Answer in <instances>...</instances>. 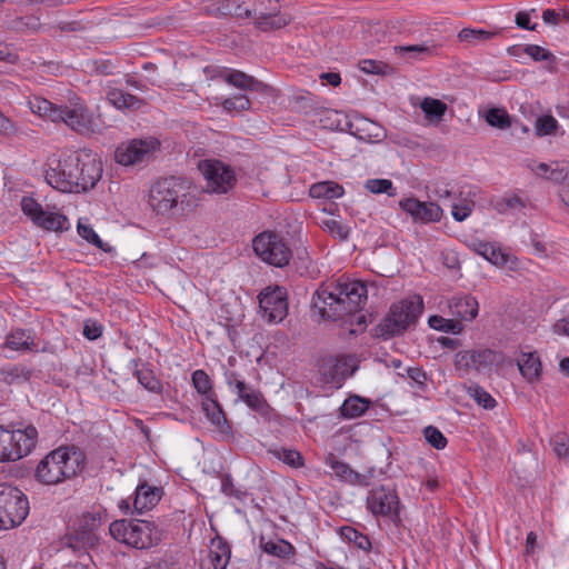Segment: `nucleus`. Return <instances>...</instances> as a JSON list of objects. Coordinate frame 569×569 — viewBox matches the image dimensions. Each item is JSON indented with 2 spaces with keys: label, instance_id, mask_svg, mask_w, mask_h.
<instances>
[{
  "label": "nucleus",
  "instance_id": "obj_62",
  "mask_svg": "<svg viewBox=\"0 0 569 569\" xmlns=\"http://www.w3.org/2000/svg\"><path fill=\"white\" fill-rule=\"evenodd\" d=\"M553 331L557 335H566L569 336V317L560 319L553 325Z\"/></svg>",
  "mask_w": 569,
  "mask_h": 569
},
{
  "label": "nucleus",
  "instance_id": "obj_6",
  "mask_svg": "<svg viewBox=\"0 0 569 569\" xmlns=\"http://www.w3.org/2000/svg\"><path fill=\"white\" fill-rule=\"evenodd\" d=\"M110 535L136 549H148L161 540V532L148 520H116L109 527Z\"/></svg>",
  "mask_w": 569,
  "mask_h": 569
},
{
  "label": "nucleus",
  "instance_id": "obj_47",
  "mask_svg": "<svg viewBox=\"0 0 569 569\" xmlns=\"http://www.w3.org/2000/svg\"><path fill=\"white\" fill-rule=\"evenodd\" d=\"M525 53L535 61H548L550 64L556 63V57L550 51L537 44L525 46Z\"/></svg>",
  "mask_w": 569,
  "mask_h": 569
},
{
  "label": "nucleus",
  "instance_id": "obj_5",
  "mask_svg": "<svg viewBox=\"0 0 569 569\" xmlns=\"http://www.w3.org/2000/svg\"><path fill=\"white\" fill-rule=\"evenodd\" d=\"M84 466L83 453L69 447L58 448L48 453L38 465L36 478L43 485H58L77 476Z\"/></svg>",
  "mask_w": 569,
  "mask_h": 569
},
{
  "label": "nucleus",
  "instance_id": "obj_12",
  "mask_svg": "<svg viewBox=\"0 0 569 569\" xmlns=\"http://www.w3.org/2000/svg\"><path fill=\"white\" fill-rule=\"evenodd\" d=\"M21 210L37 227L43 230L62 232L69 229V220L64 214L44 210L32 197L22 198Z\"/></svg>",
  "mask_w": 569,
  "mask_h": 569
},
{
  "label": "nucleus",
  "instance_id": "obj_30",
  "mask_svg": "<svg viewBox=\"0 0 569 569\" xmlns=\"http://www.w3.org/2000/svg\"><path fill=\"white\" fill-rule=\"evenodd\" d=\"M6 347L16 351H27L34 347V340L29 331L18 329L7 336Z\"/></svg>",
  "mask_w": 569,
  "mask_h": 569
},
{
  "label": "nucleus",
  "instance_id": "obj_27",
  "mask_svg": "<svg viewBox=\"0 0 569 569\" xmlns=\"http://www.w3.org/2000/svg\"><path fill=\"white\" fill-rule=\"evenodd\" d=\"M231 558L229 543L220 536L211 540L210 559L213 569H227Z\"/></svg>",
  "mask_w": 569,
  "mask_h": 569
},
{
  "label": "nucleus",
  "instance_id": "obj_50",
  "mask_svg": "<svg viewBox=\"0 0 569 569\" xmlns=\"http://www.w3.org/2000/svg\"><path fill=\"white\" fill-rule=\"evenodd\" d=\"M250 78L251 76L242 71L233 70L224 76V81L238 89L247 90Z\"/></svg>",
  "mask_w": 569,
  "mask_h": 569
},
{
  "label": "nucleus",
  "instance_id": "obj_19",
  "mask_svg": "<svg viewBox=\"0 0 569 569\" xmlns=\"http://www.w3.org/2000/svg\"><path fill=\"white\" fill-rule=\"evenodd\" d=\"M277 10V0H253V7L251 8L252 17L257 19L258 27L261 30L280 29L287 26V19L273 13Z\"/></svg>",
  "mask_w": 569,
  "mask_h": 569
},
{
  "label": "nucleus",
  "instance_id": "obj_14",
  "mask_svg": "<svg viewBox=\"0 0 569 569\" xmlns=\"http://www.w3.org/2000/svg\"><path fill=\"white\" fill-rule=\"evenodd\" d=\"M159 148L160 141L157 138L133 139L117 148L116 160L122 166H132L149 160Z\"/></svg>",
  "mask_w": 569,
  "mask_h": 569
},
{
  "label": "nucleus",
  "instance_id": "obj_58",
  "mask_svg": "<svg viewBox=\"0 0 569 569\" xmlns=\"http://www.w3.org/2000/svg\"><path fill=\"white\" fill-rule=\"evenodd\" d=\"M516 23L519 28L526 29V30H535L537 24L530 23V16L526 11H520L516 16Z\"/></svg>",
  "mask_w": 569,
  "mask_h": 569
},
{
  "label": "nucleus",
  "instance_id": "obj_43",
  "mask_svg": "<svg viewBox=\"0 0 569 569\" xmlns=\"http://www.w3.org/2000/svg\"><path fill=\"white\" fill-rule=\"evenodd\" d=\"M558 129V121L550 114L538 117L535 122V131L538 137L553 134Z\"/></svg>",
  "mask_w": 569,
  "mask_h": 569
},
{
  "label": "nucleus",
  "instance_id": "obj_29",
  "mask_svg": "<svg viewBox=\"0 0 569 569\" xmlns=\"http://www.w3.org/2000/svg\"><path fill=\"white\" fill-rule=\"evenodd\" d=\"M260 548L268 555L287 559L295 555V548L291 543L282 539H266L263 536L260 538Z\"/></svg>",
  "mask_w": 569,
  "mask_h": 569
},
{
  "label": "nucleus",
  "instance_id": "obj_20",
  "mask_svg": "<svg viewBox=\"0 0 569 569\" xmlns=\"http://www.w3.org/2000/svg\"><path fill=\"white\" fill-rule=\"evenodd\" d=\"M226 381L230 388H234L238 399L247 403V406L256 411H263L268 405L262 393L259 390L248 386L244 381L237 378L236 372H227Z\"/></svg>",
  "mask_w": 569,
  "mask_h": 569
},
{
  "label": "nucleus",
  "instance_id": "obj_26",
  "mask_svg": "<svg viewBox=\"0 0 569 569\" xmlns=\"http://www.w3.org/2000/svg\"><path fill=\"white\" fill-rule=\"evenodd\" d=\"M202 410L210 422L219 429L221 432L229 431L230 427L226 415L214 397H208L202 399Z\"/></svg>",
  "mask_w": 569,
  "mask_h": 569
},
{
  "label": "nucleus",
  "instance_id": "obj_24",
  "mask_svg": "<svg viewBox=\"0 0 569 569\" xmlns=\"http://www.w3.org/2000/svg\"><path fill=\"white\" fill-rule=\"evenodd\" d=\"M452 316L461 320H473L478 316L479 305L475 297H453L449 302Z\"/></svg>",
  "mask_w": 569,
  "mask_h": 569
},
{
  "label": "nucleus",
  "instance_id": "obj_34",
  "mask_svg": "<svg viewBox=\"0 0 569 569\" xmlns=\"http://www.w3.org/2000/svg\"><path fill=\"white\" fill-rule=\"evenodd\" d=\"M476 252L495 266L502 267L508 262V256L500 249L487 242H479Z\"/></svg>",
  "mask_w": 569,
  "mask_h": 569
},
{
  "label": "nucleus",
  "instance_id": "obj_9",
  "mask_svg": "<svg viewBox=\"0 0 569 569\" xmlns=\"http://www.w3.org/2000/svg\"><path fill=\"white\" fill-rule=\"evenodd\" d=\"M29 502L18 488L0 483V530L19 526L28 516Z\"/></svg>",
  "mask_w": 569,
  "mask_h": 569
},
{
  "label": "nucleus",
  "instance_id": "obj_3",
  "mask_svg": "<svg viewBox=\"0 0 569 569\" xmlns=\"http://www.w3.org/2000/svg\"><path fill=\"white\" fill-rule=\"evenodd\" d=\"M149 203L158 214L180 219L196 211L200 203L199 191L186 179L169 177L152 186Z\"/></svg>",
  "mask_w": 569,
  "mask_h": 569
},
{
  "label": "nucleus",
  "instance_id": "obj_17",
  "mask_svg": "<svg viewBox=\"0 0 569 569\" xmlns=\"http://www.w3.org/2000/svg\"><path fill=\"white\" fill-rule=\"evenodd\" d=\"M399 207L410 214L413 221L423 223L438 222L443 213V210L437 203L420 201L413 197L400 200Z\"/></svg>",
  "mask_w": 569,
  "mask_h": 569
},
{
  "label": "nucleus",
  "instance_id": "obj_36",
  "mask_svg": "<svg viewBox=\"0 0 569 569\" xmlns=\"http://www.w3.org/2000/svg\"><path fill=\"white\" fill-rule=\"evenodd\" d=\"M485 119L489 126L498 128L500 130H506L510 128L512 123L511 117L502 108L489 109L485 114Z\"/></svg>",
  "mask_w": 569,
  "mask_h": 569
},
{
  "label": "nucleus",
  "instance_id": "obj_38",
  "mask_svg": "<svg viewBox=\"0 0 569 569\" xmlns=\"http://www.w3.org/2000/svg\"><path fill=\"white\" fill-rule=\"evenodd\" d=\"M420 108L427 118L436 120H440L448 109L445 102L433 98H425L420 103Z\"/></svg>",
  "mask_w": 569,
  "mask_h": 569
},
{
  "label": "nucleus",
  "instance_id": "obj_56",
  "mask_svg": "<svg viewBox=\"0 0 569 569\" xmlns=\"http://www.w3.org/2000/svg\"><path fill=\"white\" fill-rule=\"evenodd\" d=\"M102 335V327L96 321H86L83 326V336L89 340H96Z\"/></svg>",
  "mask_w": 569,
  "mask_h": 569
},
{
  "label": "nucleus",
  "instance_id": "obj_33",
  "mask_svg": "<svg viewBox=\"0 0 569 569\" xmlns=\"http://www.w3.org/2000/svg\"><path fill=\"white\" fill-rule=\"evenodd\" d=\"M369 401L358 397H349L340 408L341 416L348 419L360 417L368 409Z\"/></svg>",
  "mask_w": 569,
  "mask_h": 569
},
{
  "label": "nucleus",
  "instance_id": "obj_10",
  "mask_svg": "<svg viewBox=\"0 0 569 569\" xmlns=\"http://www.w3.org/2000/svg\"><path fill=\"white\" fill-rule=\"evenodd\" d=\"M252 247L261 260L278 268L289 264L292 258L291 249L286 241L271 231L258 234L252 241Z\"/></svg>",
  "mask_w": 569,
  "mask_h": 569
},
{
  "label": "nucleus",
  "instance_id": "obj_49",
  "mask_svg": "<svg viewBox=\"0 0 569 569\" xmlns=\"http://www.w3.org/2000/svg\"><path fill=\"white\" fill-rule=\"evenodd\" d=\"M251 103L247 96L238 94L232 98H227L222 101V107L227 111H243L250 108Z\"/></svg>",
  "mask_w": 569,
  "mask_h": 569
},
{
  "label": "nucleus",
  "instance_id": "obj_54",
  "mask_svg": "<svg viewBox=\"0 0 569 569\" xmlns=\"http://www.w3.org/2000/svg\"><path fill=\"white\" fill-rule=\"evenodd\" d=\"M360 69L366 73L386 74L389 66L382 61L368 59L360 62Z\"/></svg>",
  "mask_w": 569,
  "mask_h": 569
},
{
  "label": "nucleus",
  "instance_id": "obj_4",
  "mask_svg": "<svg viewBox=\"0 0 569 569\" xmlns=\"http://www.w3.org/2000/svg\"><path fill=\"white\" fill-rule=\"evenodd\" d=\"M30 108L34 113L51 120L63 122L71 130L82 136H92L97 130L92 113L79 99H70L69 104L58 106L42 98L30 101Z\"/></svg>",
  "mask_w": 569,
  "mask_h": 569
},
{
  "label": "nucleus",
  "instance_id": "obj_37",
  "mask_svg": "<svg viewBox=\"0 0 569 569\" xmlns=\"http://www.w3.org/2000/svg\"><path fill=\"white\" fill-rule=\"evenodd\" d=\"M134 375L139 383L147 390L156 393L162 391L161 381L153 375L152 370L148 368L136 369Z\"/></svg>",
  "mask_w": 569,
  "mask_h": 569
},
{
  "label": "nucleus",
  "instance_id": "obj_23",
  "mask_svg": "<svg viewBox=\"0 0 569 569\" xmlns=\"http://www.w3.org/2000/svg\"><path fill=\"white\" fill-rule=\"evenodd\" d=\"M246 3L244 0H222L216 3H212L206 8V12L208 14L214 17H226V16H237L251 18L252 11L249 8L242 9V6Z\"/></svg>",
  "mask_w": 569,
  "mask_h": 569
},
{
  "label": "nucleus",
  "instance_id": "obj_39",
  "mask_svg": "<svg viewBox=\"0 0 569 569\" xmlns=\"http://www.w3.org/2000/svg\"><path fill=\"white\" fill-rule=\"evenodd\" d=\"M341 537L349 542H353L355 546L363 551H369L371 542L368 536L360 533L355 528L346 526L341 528Z\"/></svg>",
  "mask_w": 569,
  "mask_h": 569
},
{
  "label": "nucleus",
  "instance_id": "obj_44",
  "mask_svg": "<svg viewBox=\"0 0 569 569\" xmlns=\"http://www.w3.org/2000/svg\"><path fill=\"white\" fill-rule=\"evenodd\" d=\"M273 455L281 461H283L286 465L292 467V468H300L303 466V457L301 453L293 449H276L273 451Z\"/></svg>",
  "mask_w": 569,
  "mask_h": 569
},
{
  "label": "nucleus",
  "instance_id": "obj_2",
  "mask_svg": "<svg viewBox=\"0 0 569 569\" xmlns=\"http://www.w3.org/2000/svg\"><path fill=\"white\" fill-rule=\"evenodd\" d=\"M368 290L360 280L338 281L320 286L312 297V306L323 319L337 321L362 309Z\"/></svg>",
  "mask_w": 569,
  "mask_h": 569
},
{
  "label": "nucleus",
  "instance_id": "obj_25",
  "mask_svg": "<svg viewBox=\"0 0 569 569\" xmlns=\"http://www.w3.org/2000/svg\"><path fill=\"white\" fill-rule=\"evenodd\" d=\"M517 365L522 377L533 382L540 379L541 376V361L536 352H523L517 360Z\"/></svg>",
  "mask_w": 569,
  "mask_h": 569
},
{
  "label": "nucleus",
  "instance_id": "obj_42",
  "mask_svg": "<svg viewBox=\"0 0 569 569\" xmlns=\"http://www.w3.org/2000/svg\"><path fill=\"white\" fill-rule=\"evenodd\" d=\"M192 385L203 398L213 397L211 380L203 370L199 369L192 373Z\"/></svg>",
  "mask_w": 569,
  "mask_h": 569
},
{
  "label": "nucleus",
  "instance_id": "obj_46",
  "mask_svg": "<svg viewBox=\"0 0 569 569\" xmlns=\"http://www.w3.org/2000/svg\"><path fill=\"white\" fill-rule=\"evenodd\" d=\"M321 228L329 232L331 236L345 240L348 238L350 228L343 226L341 222L335 219H326L321 222Z\"/></svg>",
  "mask_w": 569,
  "mask_h": 569
},
{
  "label": "nucleus",
  "instance_id": "obj_45",
  "mask_svg": "<svg viewBox=\"0 0 569 569\" xmlns=\"http://www.w3.org/2000/svg\"><path fill=\"white\" fill-rule=\"evenodd\" d=\"M495 34V32L486 31L482 29L475 30L465 28L459 32L458 38L462 42L478 43L492 38Z\"/></svg>",
  "mask_w": 569,
  "mask_h": 569
},
{
  "label": "nucleus",
  "instance_id": "obj_22",
  "mask_svg": "<svg viewBox=\"0 0 569 569\" xmlns=\"http://www.w3.org/2000/svg\"><path fill=\"white\" fill-rule=\"evenodd\" d=\"M162 488L151 487L148 483H141L136 489L133 499V509L137 513H143L153 508L161 499Z\"/></svg>",
  "mask_w": 569,
  "mask_h": 569
},
{
  "label": "nucleus",
  "instance_id": "obj_35",
  "mask_svg": "<svg viewBox=\"0 0 569 569\" xmlns=\"http://www.w3.org/2000/svg\"><path fill=\"white\" fill-rule=\"evenodd\" d=\"M428 322L432 329L447 333L459 335L463 330V325L457 319H446L441 316H431Z\"/></svg>",
  "mask_w": 569,
  "mask_h": 569
},
{
  "label": "nucleus",
  "instance_id": "obj_48",
  "mask_svg": "<svg viewBox=\"0 0 569 569\" xmlns=\"http://www.w3.org/2000/svg\"><path fill=\"white\" fill-rule=\"evenodd\" d=\"M427 442L436 449H443L447 446V439L442 432L433 426H428L423 430Z\"/></svg>",
  "mask_w": 569,
  "mask_h": 569
},
{
  "label": "nucleus",
  "instance_id": "obj_15",
  "mask_svg": "<svg viewBox=\"0 0 569 569\" xmlns=\"http://www.w3.org/2000/svg\"><path fill=\"white\" fill-rule=\"evenodd\" d=\"M367 507L375 516L399 520V498L392 488L380 486L370 490Z\"/></svg>",
  "mask_w": 569,
  "mask_h": 569
},
{
  "label": "nucleus",
  "instance_id": "obj_52",
  "mask_svg": "<svg viewBox=\"0 0 569 569\" xmlns=\"http://www.w3.org/2000/svg\"><path fill=\"white\" fill-rule=\"evenodd\" d=\"M78 233L81 238L86 239L88 242L94 244L97 248L106 250L103 248V243L100 237L94 232V230L90 226H86L78 222Z\"/></svg>",
  "mask_w": 569,
  "mask_h": 569
},
{
  "label": "nucleus",
  "instance_id": "obj_31",
  "mask_svg": "<svg viewBox=\"0 0 569 569\" xmlns=\"http://www.w3.org/2000/svg\"><path fill=\"white\" fill-rule=\"evenodd\" d=\"M343 194V188L336 182L323 181L311 186L310 196L312 198L335 199Z\"/></svg>",
  "mask_w": 569,
  "mask_h": 569
},
{
  "label": "nucleus",
  "instance_id": "obj_53",
  "mask_svg": "<svg viewBox=\"0 0 569 569\" xmlns=\"http://www.w3.org/2000/svg\"><path fill=\"white\" fill-rule=\"evenodd\" d=\"M2 376L3 380L9 385L20 380L26 381L29 379V372H24L23 368L17 366L2 370Z\"/></svg>",
  "mask_w": 569,
  "mask_h": 569
},
{
  "label": "nucleus",
  "instance_id": "obj_13",
  "mask_svg": "<svg viewBox=\"0 0 569 569\" xmlns=\"http://www.w3.org/2000/svg\"><path fill=\"white\" fill-rule=\"evenodd\" d=\"M199 170L207 180V192L227 193L236 183L234 172L218 160L200 161Z\"/></svg>",
  "mask_w": 569,
  "mask_h": 569
},
{
  "label": "nucleus",
  "instance_id": "obj_61",
  "mask_svg": "<svg viewBox=\"0 0 569 569\" xmlns=\"http://www.w3.org/2000/svg\"><path fill=\"white\" fill-rule=\"evenodd\" d=\"M0 61L16 63L18 61V54L13 52L9 47L0 48Z\"/></svg>",
  "mask_w": 569,
  "mask_h": 569
},
{
  "label": "nucleus",
  "instance_id": "obj_21",
  "mask_svg": "<svg viewBox=\"0 0 569 569\" xmlns=\"http://www.w3.org/2000/svg\"><path fill=\"white\" fill-rule=\"evenodd\" d=\"M530 169L539 178L549 180L556 184H562V187L569 184V161L540 162L530 166Z\"/></svg>",
  "mask_w": 569,
  "mask_h": 569
},
{
  "label": "nucleus",
  "instance_id": "obj_60",
  "mask_svg": "<svg viewBox=\"0 0 569 569\" xmlns=\"http://www.w3.org/2000/svg\"><path fill=\"white\" fill-rule=\"evenodd\" d=\"M452 191L449 183L446 182H436L433 186V194L438 199H446L451 196Z\"/></svg>",
  "mask_w": 569,
  "mask_h": 569
},
{
  "label": "nucleus",
  "instance_id": "obj_1",
  "mask_svg": "<svg viewBox=\"0 0 569 569\" xmlns=\"http://www.w3.org/2000/svg\"><path fill=\"white\" fill-rule=\"evenodd\" d=\"M103 172L97 154L81 150L57 160L46 171V181L62 192H87L96 187Z\"/></svg>",
  "mask_w": 569,
  "mask_h": 569
},
{
  "label": "nucleus",
  "instance_id": "obj_40",
  "mask_svg": "<svg viewBox=\"0 0 569 569\" xmlns=\"http://www.w3.org/2000/svg\"><path fill=\"white\" fill-rule=\"evenodd\" d=\"M468 395L483 409H493L497 405L496 400L491 397V395L479 385L475 383L469 386Z\"/></svg>",
  "mask_w": 569,
  "mask_h": 569
},
{
  "label": "nucleus",
  "instance_id": "obj_32",
  "mask_svg": "<svg viewBox=\"0 0 569 569\" xmlns=\"http://www.w3.org/2000/svg\"><path fill=\"white\" fill-rule=\"evenodd\" d=\"M357 366L352 357H339L333 360L331 379L336 382L346 379L355 373Z\"/></svg>",
  "mask_w": 569,
  "mask_h": 569
},
{
  "label": "nucleus",
  "instance_id": "obj_41",
  "mask_svg": "<svg viewBox=\"0 0 569 569\" xmlns=\"http://www.w3.org/2000/svg\"><path fill=\"white\" fill-rule=\"evenodd\" d=\"M365 188L375 194L387 193L389 197L397 194L396 188L389 179H369L366 181Z\"/></svg>",
  "mask_w": 569,
  "mask_h": 569
},
{
  "label": "nucleus",
  "instance_id": "obj_51",
  "mask_svg": "<svg viewBox=\"0 0 569 569\" xmlns=\"http://www.w3.org/2000/svg\"><path fill=\"white\" fill-rule=\"evenodd\" d=\"M330 467L336 476L342 480L353 481L358 477V475L345 462L331 460Z\"/></svg>",
  "mask_w": 569,
  "mask_h": 569
},
{
  "label": "nucleus",
  "instance_id": "obj_18",
  "mask_svg": "<svg viewBox=\"0 0 569 569\" xmlns=\"http://www.w3.org/2000/svg\"><path fill=\"white\" fill-rule=\"evenodd\" d=\"M497 352L490 349H472L456 355V366L465 371H482L497 361Z\"/></svg>",
  "mask_w": 569,
  "mask_h": 569
},
{
  "label": "nucleus",
  "instance_id": "obj_63",
  "mask_svg": "<svg viewBox=\"0 0 569 569\" xmlns=\"http://www.w3.org/2000/svg\"><path fill=\"white\" fill-rule=\"evenodd\" d=\"M320 79L333 87H338L341 83V77L337 72H323L320 74Z\"/></svg>",
  "mask_w": 569,
  "mask_h": 569
},
{
  "label": "nucleus",
  "instance_id": "obj_57",
  "mask_svg": "<svg viewBox=\"0 0 569 569\" xmlns=\"http://www.w3.org/2000/svg\"><path fill=\"white\" fill-rule=\"evenodd\" d=\"M471 211H472V209L469 204H463V206L453 204L451 214L456 221L461 222V221L466 220L471 214Z\"/></svg>",
  "mask_w": 569,
  "mask_h": 569
},
{
  "label": "nucleus",
  "instance_id": "obj_59",
  "mask_svg": "<svg viewBox=\"0 0 569 569\" xmlns=\"http://www.w3.org/2000/svg\"><path fill=\"white\" fill-rule=\"evenodd\" d=\"M221 490L227 496H233V497H236L238 499H240L241 495H242V492L240 490H237L234 488L230 477H226V478L222 479Z\"/></svg>",
  "mask_w": 569,
  "mask_h": 569
},
{
  "label": "nucleus",
  "instance_id": "obj_28",
  "mask_svg": "<svg viewBox=\"0 0 569 569\" xmlns=\"http://www.w3.org/2000/svg\"><path fill=\"white\" fill-rule=\"evenodd\" d=\"M107 99L118 110H138L144 104L143 99L116 88L108 91Z\"/></svg>",
  "mask_w": 569,
  "mask_h": 569
},
{
  "label": "nucleus",
  "instance_id": "obj_8",
  "mask_svg": "<svg viewBox=\"0 0 569 569\" xmlns=\"http://www.w3.org/2000/svg\"><path fill=\"white\" fill-rule=\"evenodd\" d=\"M38 430L33 426L8 429L0 426V462L18 461L36 447Z\"/></svg>",
  "mask_w": 569,
  "mask_h": 569
},
{
  "label": "nucleus",
  "instance_id": "obj_11",
  "mask_svg": "<svg viewBox=\"0 0 569 569\" xmlns=\"http://www.w3.org/2000/svg\"><path fill=\"white\" fill-rule=\"evenodd\" d=\"M99 511H86L77 518L67 536L68 543L73 549L91 548L98 542V530L101 527Z\"/></svg>",
  "mask_w": 569,
  "mask_h": 569
},
{
  "label": "nucleus",
  "instance_id": "obj_64",
  "mask_svg": "<svg viewBox=\"0 0 569 569\" xmlns=\"http://www.w3.org/2000/svg\"><path fill=\"white\" fill-rule=\"evenodd\" d=\"M143 569H174L173 563L168 560H158L154 562L149 563Z\"/></svg>",
  "mask_w": 569,
  "mask_h": 569
},
{
  "label": "nucleus",
  "instance_id": "obj_7",
  "mask_svg": "<svg viewBox=\"0 0 569 569\" xmlns=\"http://www.w3.org/2000/svg\"><path fill=\"white\" fill-rule=\"evenodd\" d=\"M422 310L423 301L420 296H413L392 305L389 313L377 326V336L388 339L401 335L416 323Z\"/></svg>",
  "mask_w": 569,
  "mask_h": 569
},
{
  "label": "nucleus",
  "instance_id": "obj_16",
  "mask_svg": "<svg viewBox=\"0 0 569 569\" xmlns=\"http://www.w3.org/2000/svg\"><path fill=\"white\" fill-rule=\"evenodd\" d=\"M262 317L269 322H280L288 313L287 292L282 287L267 288L259 295Z\"/></svg>",
  "mask_w": 569,
  "mask_h": 569
},
{
  "label": "nucleus",
  "instance_id": "obj_55",
  "mask_svg": "<svg viewBox=\"0 0 569 569\" xmlns=\"http://www.w3.org/2000/svg\"><path fill=\"white\" fill-rule=\"evenodd\" d=\"M522 207H523V202L517 196L505 198L497 203V209L501 213H507L508 210H516V209H520Z\"/></svg>",
  "mask_w": 569,
  "mask_h": 569
}]
</instances>
